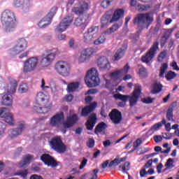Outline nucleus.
I'll return each mask as SVG.
<instances>
[{
    "mask_svg": "<svg viewBox=\"0 0 179 179\" xmlns=\"http://www.w3.org/2000/svg\"><path fill=\"white\" fill-rule=\"evenodd\" d=\"M99 173V169H94L91 173L90 179H97V173Z\"/></svg>",
    "mask_w": 179,
    "mask_h": 179,
    "instance_id": "69168bd1",
    "label": "nucleus"
},
{
    "mask_svg": "<svg viewBox=\"0 0 179 179\" xmlns=\"http://www.w3.org/2000/svg\"><path fill=\"white\" fill-rule=\"evenodd\" d=\"M162 126H165V129L167 131V132H170L171 131V123L166 122V119H162V121L161 122Z\"/></svg>",
    "mask_w": 179,
    "mask_h": 179,
    "instance_id": "de8ad7c7",
    "label": "nucleus"
},
{
    "mask_svg": "<svg viewBox=\"0 0 179 179\" xmlns=\"http://www.w3.org/2000/svg\"><path fill=\"white\" fill-rule=\"evenodd\" d=\"M48 96H47L44 92H40L36 95V103L38 106L45 104V103H49Z\"/></svg>",
    "mask_w": 179,
    "mask_h": 179,
    "instance_id": "b1692460",
    "label": "nucleus"
},
{
    "mask_svg": "<svg viewBox=\"0 0 179 179\" xmlns=\"http://www.w3.org/2000/svg\"><path fill=\"white\" fill-rule=\"evenodd\" d=\"M5 129H6V124L0 122V136H2V135L5 134Z\"/></svg>",
    "mask_w": 179,
    "mask_h": 179,
    "instance_id": "4d7b16f0",
    "label": "nucleus"
},
{
    "mask_svg": "<svg viewBox=\"0 0 179 179\" xmlns=\"http://www.w3.org/2000/svg\"><path fill=\"white\" fill-rule=\"evenodd\" d=\"M142 145V140L141 138H138L136 141H135L133 143L134 148L136 149V148H139Z\"/></svg>",
    "mask_w": 179,
    "mask_h": 179,
    "instance_id": "e2e57ef3",
    "label": "nucleus"
},
{
    "mask_svg": "<svg viewBox=\"0 0 179 179\" xmlns=\"http://www.w3.org/2000/svg\"><path fill=\"white\" fill-rule=\"evenodd\" d=\"M167 57V51L164 50L160 52V54L158 55V62H163L164 59Z\"/></svg>",
    "mask_w": 179,
    "mask_h": 179,
    "instance_id": "3c124183",
    "label": "nucleus"
},
{
    "mask_svg": "<svg viewBox=\"0 0 179 179\" xmlns=\"http://www.w3.org/2000/svg\"><path fill=\"white\" fill-rule=\"evenodd\" d=\"M94 54V49L92 48H88L81 51L80 55L78 57V62L80 64H85V62H89L92 55Z\"/></svg>",
    "mask_w": 179,
    "mask_h": 179,
    "instance_id": "4468645a",
    "label": "nucleus"
},
{
    "mask_svg": "<svg viewBox=\"0 0 179 179\" xmlns=\"http://www.w3.org/2000/svg\"><path fill=\"white\" fill-rule=\"evenodd\" d=\"M127 48H128V45L127 43H124L122 47L117 50L115 55V59L118 60L121 59L122 57H124V54H125V51H127Z\"/></svg>",
    "mask_w": 179,
    "mask_h": 179,
    "instance_id": "cd10ccee",
    "label": "nucleus"
},
{
    "mask_svg": "<svg viewBox=\"0 0 179 179\" xmlns=\"http://www.w3.org/2000/svg\"><path fill=\"white\" fill-rule=\"evenodd\" d=\"M94 38H96L94 36L89 33L87 31L84 34V41L87 43H90L91 41H93Z\"/></svg>",
    "mask_w": 179,
    "mask_h": 179,
    "instance_id": "72a5a7b5",
    "label": "nucleus"
},
{
    "mask_svg": "<svg viewBox=\"0 0 179 179\" xmlns=\"http://www.w3.org/2000/svg\"><path fill=\"white\" fill-rule=\"evenodd\" d=\"M139 75L141 76V78H143V76L148 75V71L145 67L141 66L139 68Z\"/></svg>",
    "mask_w": 179,
    "mask_h": 179,
    "instance_id": "bf43d9fd",
    "label": "nucleus"
},
{
    "mask_svg": "<svg viewBox=\"0 0 179 179\" xmlns=\"http://www.w3.org/2000/svg\"><path fill=\"white\" fill-rule=\"evenodd\" d=\"M79 88V83H71L67 86V92L71 93V92H76V90Z\"/></svg>",
    "mask_w": 179,
    "mask_h": 179,
    "instance_id": "473e14b6",
    "label": "nucleus"
},
{
    "mask_svg": "<svg viewBox=\"0 0 179 179\" xmlns=\"http://www.w3.org/2000/svg\"><path fill=\"white\" fill-rule=\"evenodd\" d=\"M120 169H122V171L123 173H127V171H128L130 169V164L129 162H127L124 164V165H120Z\"/></svg>",
    "mask_w": 179,
    "mask_h": 179,
    "instance_id": "603ef678",
    "label": "nucleus"
},
{
    "mask_svg": "<svg viewBox=\"0 0 179 179\" xmlns=\"http://www.w3.org/2000/svg\"><path fill=\"white\" fill-rule=\"evenodd\" d=\"M40 87L43 92H45V90H48V89H50V85L45 83V80H44V78H42L41 80Z\"/></svg>",
    "mask_w": 179,
    "mask_h": 179,
    "instance_id": "49530a36",
    "label": "nucleus"
},
{
    "mask_svg": "<svg viewBox=\"0 0 179 179\" xmlns=\"http://www.w3.org/2000/svg\"><path fill=\"white\" fill-rule=\"evenodd\" d=\"M122 71H116L110 73V76L113 80H118L120 78H121V76L122 75L121 73Z\"/></svg>",
    "mask_w": 179,
    "mask_h": 179,
    "instance_id": "ea45409f",
    "label": "nucleus"
},
{
    "mask_svg": "<svg viewBox=\"0 0 179 179\" xmlns=\"http://www.w3.org/2000/svg\"><path fill=\"white\" fill-rule=\"evenodd\" d=\"M27 41L24 38H18L15 45L8 50V55L13 58L27 48Z\"/></svg>",
    "mask_w": 179,
    "mask_h": 179,
    "instance_id": "20e7f679",
    "label": "nucleus"
},
{
    "mask_svg": "<svg viewBox=\"0 0 179 179\" xmlns=\"http://www.w3.org/2000/svg\"><path fill=\"white\" fill-rule=\"evenodd\" d=\"M17 87V82L16 80H13L11 83L7 87V92L2 97L1 104L3 106H12L13 103V97L12 95L15 92H16V89Z\"/></svg>",
    "mask_w": 179,
    "mask_h": 179,
    "instance_id": "f03ea898",
    "label": "nucleus"
},
{
    "mask_svg": "<svg viewBox=\"0 0 179 179\" xmlns=\"http://www.w3.org/2000/svg\"><path fill=\"white\" fill-rule=\"evenodd\" d=\"M106 78H107V76L106 75L103 76V79L105 80V86L107 89H110L111 86H113V84H111V80Z\"/></svg>",
    "mask_w": 179,
    "mask_h": 179,
    "instance_id": "6e6d98bb",
    "label": "nucleus"
},
{
    "mask_svg": "<svg viewBox=\"0 0 179 179\" xmlns=\"http://www.w3.org/2000/svg\"><path fill=\"white\" fill-rule=\"evenodd\" d=\"M118 164H120V157H116L115 159H114L113 161H111L109 164H108V167L111 168V167H117V166H118Z\"/></svg>",
    "mask_w": 179,
    "mask_h": 179,
    "instance_id": "8fccbe9b",
    "label": "nucleus"
},
{
    "mask_svg": "<svg viewBox=\"0 0 179 179\" xmlns=\"http://www.w3.org/2000/svg\"><path fill=\"white\" fill-rule=\"evenodd\" d=\"M1 22L3 26V33L9 34V33H13L16 30L17 23L13 11L8 9L4 10L1 14Z\"/></svg>",
    "mask_w": 179,
    "mask_h": 179,
    "instance_id": "f257e3e1",
    "label": "nucleus"
},
{
    "mask_svg": "<svg viewBox=\"0 0 179 179\" xmlns=\"http://www.w3.org/2000/svg\"><path fill=\"white\" fill-rule=\"evenodd\" d=\"M162 127V122H158L155 124L149 130L148 134H155L156 131H159V128Z\"/></svg>",
    "mask_w": 179,
    "mask_h": 179,
    "instance_id": "79ce46f5",
    "label": "nucleus"
},
{
    "mask_svg": "<svg viewBox=\"0 0 179 179\" xmlns=\"http://www.w3.org/2000/svg\"><path fill=\"white\" fill-rule=\"evenodd\" d=\"M86 10H89V4L85 1H81L78 6L72 8L73 13L76 15H83Z\"/></svg>",
    "mask_w": 179,
    "mask_h": 179,
    "instance_id": "6ab92c4d",
    "label": "nucleus"
},
{
    "mask_svg": "<svg viewBox=\"0 0 179 179\" xmlns=\"http://www.w3.org/2000/svg\"><path fill=\"white\" fill-rule=\"evenodd\" d=\"M64 112H59L53 115L50 120V127H54L55 128H59L62 121H64Z\"/></svg>",
    "mask_w": 179,
    "mask_h": 179,
    "instance_id": "dca6fc26",
    "label": "nucleus"
},
{
    "mask_svg": "<svg viewBox=\"0 0 179 179\" xmlns=\"http://www.w3.org/2000/svg\"><path fill=\"white\" fill-rule=\"evenodd\" d=\"M6 108H0V117L3 118L5 122L13 127L15 124V117H13V114L7 112Z\"/></svg>",
    "mask_w": 179,
    "mask_h": 179,
    "instance_id": "2eb2a0df",
    "label": "nucleus"
},
{
    "mask_svg": "<svg viewBox=\"0 0 179 179\" xmlns=\"http://www.w3.org/2000/svg\"><path fill=\"white\" fill-rule=\"evenodd\" d=\"M176 76H177V73H176V72L169 71L165 76V78L167 80H172V79H174Z\"/></svg>",
    "mask_w": 179,
    "mask_h": 179,
    "instance_id": "09e8293b",
    "label": "nucleus"
},
{
    "mask_svg": "<svg viewBox=\"0 0 179 179\" xmlns=\"http://www.w3.org/2000/svg\"><path fill=\"white\" fill-rule=\"evenodd\" d=\"M55 69L56 72L66 78L71 75V68L69 67V64L65 61H59L55 64Z\"/></svg>",
    "mask_w": 179,
    "mask_h": 179,
    "instance_id": "423d86ee",
    "label": "nucleus"
},
{
    "mask_svg": "<svg viewBox=\"0 0 179 179\" xmlns=\"http://www.w3.org/2000/svg\"><path fill=\"white\" fill-rule=\"evenodd\" d=\"M73 21V17L72 15H66L55 28V31L64 33L72 24Z\"/></svg>",
    "mask_w": 179,
    "mask_h": 179,
    "instance_id": "9d476101",
    "label": "nucleus"
},
{
    "mask_svg": "<svg viewBox=\"0 0 179 179\" xmlns=\"http://www.w3.org/2000/svg\"><path fill=\"white\" fill-rule=\"evenodd\" d=\"M50 146L53 150L58 152V153H64L66 150L65 144L62 143L60 137H55L50 141Z\"/></svg>",
    "mask_w": 179,
    "mask_h": 179,
    "instance_id": "9b49d317",
    "label": "nucleus"
},
{
    "mask_svg": "<svg viewBox=\"0 0 179 179\" xmlns=\"http://www.w3.org/2000/svg\"><path fill=\"white\" fill-rule=\"evenodd\" d=\"M115 99L117 100H120L121 101L127 102L129 99V95H124L122 94H116L114 95Z\"/></svg>",
    "mask_w": 179,
    "mask_h": 179,
    "instance_id": "58836bf2",
    "label": "nucleus"
},
{
    "mask_svg": "<svg viewBox=\"0 0 179 179\" xmlns=\"http://www.w3.org/2000/svg\"><path fill=\"white\" fill-rule=\"evenodd\" d=\"M105 19H106L108 21H110L111 19H113V10L108 11L103 16Z\"/></svg>",
    "mask_w": 179,
    "mask_h": 179,
    "instance_id": "5fc2aeb1",
    "label": "nucleus"
},
{
    "mask_svg": "<svg viewBox=\"0 0 179 179\" xmlns=\"http://www.w3.org/2000/svg\"><path fill=\"white\" fill-rule=\"evenodd\" d=\"M96 120L97 118L96 117V114L92 113L90 115L89 119L86 123L87 129H88V131H92V129H93L94 125H96Z\"/></svg>",
    "mask_w": 179,
    "mask_h": 179,
    "instance_id": "393cba45",
    "label": "nucleus"
},
{
    "mask_svg": "<svg viewBox=\"0 0 179 179\" xmlns=\"http://www.w3.org/2000/svg\"><path fill=\"white\" fill-rule=\"evenodd\" d=\"M120 71H122V75H125L126 73H128V71H129V65L126 64L123 69H120Z\"/></svg>",
    "mask_w": 179,
    "mask_h": 179,
    "instance_id": "338daca9",
    "label": "nucleus"
},
{
    "mask_svg": "<svg viewBox=\"0 0 179 179\" xmlns=\"http://www.w3.org/2000/svg\"><path fill=\"white\" fill-rule=\"evenodd\" d=\"M173 111H174V109L173 107L170 106L166 112V120L167 121H171V122H176V120L173 118L174 115L173 114Z\"/></svg>",
    "mask_w": 179,
    "mask_h": 179,
    "instance_id": "7c9ffc66",
    "label": "nucleus"
},
{
    "mask_svg": "<svg viewBox=\"0 0 179 179\" xmlns=\"http://www.w3.org/2000/svg\"><path fill=\"white\" fill-rule=\"evenodd\" d=\"M110 21L108 20H106L105 17H102L101 19V27H107L108 24H110Z\"/></svg>",
    "mask_w": 179,
    "mask_h": 179,
    "instance_id": "864d4df0",
    "label": "nucleus"
},
{
    "mask_svg": "<svg viewBox=\"0 0 179 179\" xmlns=\"http://www.w3.org/2000/svg\"><path fill=\"white\" fill-rule=\"evenodd\" d=\"M141 92H142V87L139 85H136L134 91L131 95H129L128 101L129 102L130 107L136 106L138 101L139 100V96H141Z\"/></svg>",
    "mask_w": 179,
    "mask_h": 179,
    "instance_id": "f8f14e48",
    "label": "nucleus"
},
{
    "mask_svg": "<svg viewBox=\"0 0 179 179\" xmlns=\"http://www.w3.org/2000/svg\"><path fill=\"white\" fill-rule=\"evenodd\" d=\"M23 129H24V123H20L17 129H10L8 131L9 138L13 139L19 136L23 132Z\"/></svg>",
    "mask_w": 179,
    "mask_h": 179,
    "instance_id": "412c9836",
    "label": "nucleus"
},
{
    "mask_svg": "<svg viewBox=\"0 0 179 179\" xmlns=\"http://www.w3.org/2000/svg\"><path fill=\"white\" fill-rule=\"evenodd\" d=\"M124 10L122 8H117L115 10L113 14L112 15V19L110 20V23H113V22H118L120 19L124 17Z\"/></svg>",
    "mask_w": 179,
    "mask_h": 179,
    "instance_id": "5701e85b",
    "label": "nucleus"
},
{
    "mask_svg": "<svg viewBox=\"0 0 179 179\" xmlns=\"http://www.w3.org/2000/svg\"><path fill=\"white\" fill-rule=\"evenodd\" d=\"M99 27L97 26H92L90 27L87 31H88L92 36L97 37V33H99Z\"/></svg>",
    "mask_w": 179,
    "mask_h": 179,
    "instance_id": "a19ab883",
    "label": "nucleus"
},
{
    "mask_svg": "<svg viewBox=\"0 0 179 179\" xmlns=\"http://www.w3.org/2000/svg\"><path fill=\"white\" fill-rule=\"evenodd\" d=\"M43 106V107L41 106H36V111H38V113H41L42 114H45L46 113H48V111H50V110L51 109V106L50 105V102L49 103H45V104L41 105Z\"/></svg>",
    "mask_w": 179,
    "mask_h": 179,
    "instance_id": "c756f323",
    "label": "nucleus"
},
{
    "mask_svg": "<svg viewBox=\"0 0 179 179\" xmlns=\"http://www.w3.org/2000/svg\"><path fill=\"white\" fill-rule=\"evenodd\" d=\"M96 106L97 103L94 102L90 106L85 107L82 110L81 115H83V117H87V115L92 113V111L94 110V108H96Z\"/></svg>",
    "mask_w": 179,
    "mask_h": 179,
    "instance_id": "bb28decb",
    "label": "nucleus"
},
{
    "mask_svg": "<svg viewBox=\"0 0 179 179\" xmlns=\"http://www.w3.org/2000/svg\"><path fill=\"white\" fill-rule=\"evenodd\" d=\"M74 26L80 27L81 26H86V20L83 19V17H78L74 20Z\"/></svg>",
    "mask_w": 179,
    "mask_h": 179,
    "instance_id": "2f4dec72",
    "label": "nucleus"
},
{
    "mask_svg": "<svg viewBox=\"0 0 179 179\" xmlns=\"http://www.w3.org/2000/svg\"><path fill=\"white\" fill-rule=\"evenodd\" d=\"M168 68H169V64H167V63H164L161 66V71L159 73L160 78H164V73H166V71H167Z\"/></svg>",
    "mask_w": 179,
    "mask_h": 179,
    "instance_id": "a18cd8bd",
    "label": "nucleus"
},
{
    "mask_svg": "<svg viewBox=\"0 0 179 179\" xmlns=\"http://www.w3.org/2000/svg\"><path fill=\"white\" fill-rule=\"evenodd\" d=\"M57 7H53L49 13L43 18H42L38 23V26L40 29H45V27H48L50 24H51V22L52 21V17H54V15L57 13Z\"/></svg>",
    "mask_w": 179,
    "mask_h": 179,
    "instance_id": "0eeeda50",
    "label": "nucleus"
},
{
    "mask_svg": "<svg viewBox=\"0 0 179 179\" xmlns=\"http://www.w3.org/2000/svg\"><path fill=\"white\" fill-rule=\"evenodd\" d=\"M23 5V1L22 0H14L13 3V6L14 8H20Z\"/></svg>",
    "mask_w": 179,
    "mask_h": 179,
    "instance_id": "13d9d810",
    "label": "nucleus"
},
{
    "mask_svg": "<svg viewBox=\"0 0 179 179\" xmlns=\"http://www.w3.org/2000/svg\"><path fill=\"white\" fill-rule=\"evenodd\" d=\"M109 117L115 125L121 124V121H122V115L121 114V112L117 109L112 110L109 113Z\"/></svg>",
    "mask_w": 179,
    "mask_h": 179,
    "instance_id": "f3484780",
    "label": "nucleus"
},
{
    "mask_svg": "<svg viewBox=\"0 0 179 179\" xmlns=\"http://www.w3.org/2000/svg\"><path fill=\"white\" fill-rule=\"evenodd\" d=\"M141 150V151L138 153L139 155H145V153H148V152H149V150H150V148H138V150Z\"/></svg>",
    "mask_w": 179,
    "mask_h": 179,
    "instance_id": "0e129e2a",
    "label": "nucleus"
},
{
    "mask_svg": "<svg viewBox=\"0 0 179 179\" xmlns=\"http://www.w3.org/2000/svg\"><path fill=\"white\" fill-rule=\"evenodd\" d=\"M41 160H42L45 164H47V166H50V167H57L58 164L57 161H55L52 157L48 154H43L41 157Z\"/></svg>",
    "mask_w": 179,
    "mask_h": 179,
    "instance_id": "4be33fe9",
    "label": "nucleus"
},
{
    "mask_svg": "<svg viewBox=\"0 0 179 179\" xmlns=\"http://www.w3.org/2000/svg\"><path fill=\"white\" fill-rule=\"evenodd\" d=\"M106 36H100L97 39L94 41L95 45H100V44H104L106 43Z\"/></svg>",
    "mask_w": 179,
    "mask_h": 179,
    "instance_id": "c03bdc74",
    "label": "nucleus"
},
{
    "mask_svg": "<svg viewBox=\"0 0 179 179\" xmlns=\"http://www.w3.org/2000/svg\"><path fill=\"white\" fill-rule=\"evenodd\" d=\"M110 3H111V1L110 0H103L101 3V6L104 9L107 8L108 6H110Z\"/></svg>",
    "mask_w": 179,
    "mask_h": 179,
    "instance_id": "052dcab7",
    "label": "nucleus"
},
{
    "mask_svg": "<svg viewBox=\"0 0 179 179\" xmlns=\"http://www.w3.org/2000/svg\"><path fill=\"white\" fill-rule=\"evenodd\" d=\"M162 89L163 86L162 85V84L159 83H155L153 85L152 93H153V94H156V93H159V92H162Z\"/></svg>",
    "mask_w": 179,
    "mask_h": 179,
    "instance_id": "f704fd0d",
    "label": "nucleus"
},
{
    "mask_svg": "<svg viewBox=\"0 0 179 179\" xmlns=\"http://www.w3.org/2000/svg\"><path fill=\"white\" fill-rule=\"evenodd\" d=\"M33 160V156L27 155L23 157L22 160L19 163V167H26L27 164H30Z\"/></svg>",
    "mask_w": 179,
    "mask_h": 179,
    "instance_id": "c85d7f7f",
    "label": "nucleus"
},
{
    "mask_svg": "<svg viewBox=\"0 0 179 179\" xmlns=\"http://www.w3.org/2000/svg\"><path fill=\"white\" fill-rule=\"evenodd\" d=\"M22 10L23 12L27 13L30 10V8L31 7V4L29 0H24L22 3Z\"/></svg>",
    "mask_w": 179,
    "mask_h": 179,
    "instance_id": "4c0bfd02",
    "label": "nucleus"
},
{
    "mask_svg": "<svg viewBox=\"0 0 179 179\" xmlns=\"http://www.w3.org/2000/svg\"><path fill=\"white\" fill-rule=\"evenodd\" d=\"M79 121V117L76 114L70 115L67 116L66 121L63 122V127L65 129L72 128L76 122Z\"/></svg>",
    "mask_w": 179,
    "mask_h": 179,
    "instance_id": "aec40b11",
    "label": "nucleus"
},
{
    "mask_svg": "<svg viewBox=\"0 0 179 179\" xmlns=\"http://www.w3.org/2000/svg\"><path fill=\"white\" fill-rule=\"evenodd\" d=\"M85 83L88 87H96L100 85V78H99V73L96 69L92 68L89 70L86 74Z\"/></svg>",
    "mask_w": 179,
    "mask_h": 179,
    "instance_id": "7ed1b4c3",
    "label": "nucleus"
},
{
    "mask_svg": "<svg viewBox=\"0 0 179 179\" xmlns=\"http://www.w3.org/2000/svg\"><path fill=\"white\" fill-rule=\"evenodd\" d=\"M37 65H38V58L37 57H31L28 59L24 63V69L23 71L24 73H27V72H31L37 68Z\"/></svg>",
    "mask_w": 179,
    "mask_h": 179,
    "instance_id": "ddd939ff",
    "label": "nucleus"
},
{
    "mask_svg": "<svg viewBox=\"0 0 179 179\" xmlns=\"http://www.w3.org/2000/svg\"><path fill=\"white\" fill-rule=\"evenodd\" d=\"M162 138H164V139H171V138H173V134L171 133H164Z\"/></svg>",
    "mask_w": 179,
    "mask_h": 179,
    "instance_id": "774afa93",
    "label": "nucleus"
},
{
    "mask_svg": "<svg viewBox=\"0 0 179 179\" xmlns=\"http://www.w3.org/2000/svg\"><path fill=\"white\" fill-rule=\"evenodd\" d=\"M165 167L166 168L164 169V171H167V170H170L174 168V159H173L172 158L168 159L165 164Z\"/></svg>",
    "mask_w": 179,
    "mask_h": 179,
    "instance_id": "e433bc0d",
    "label": "nucleus"
},
{
    "mask_svg": "<svg viewBox=\"0 0 179 179\" xmlns=\"http://www.w3.org/2000/svg\"><path fill=\"white\" fill-rule=\"evenodd\" d=\"M29 90V87L27 83H22L18 88L19 93H26Z\"/></svg>",
    "mask_w": 179,
    "mask_h": 179,
    "instance_id": "37998d69",
    "label": "nucleus"
},
{
    "mask_svg": "<svg viewBox=\"0 0 179 179\" xmlns=\"http://www.w3.org/2000/svg\"><path fill=\"white\" fill-rule=\"evenodd\" d=\"M106 128H107V124L106 123L104 122L99 123L95 129V132L96 134H100L101 132H103Z\"/></svg>",
    "mask_w": 179,
    "mask_h": 179,
    "instance_id": "c9c22d12",
    "label": "nucleus"
},
{
    "mask_svg": "<svg viewBox=\"0 0 179 179\" xmlns=\"http://www.w3.org/2000/svg\"><path fill=\"white\" fill-rule=\"evenodd\" d=\"M153 100H155V99H152L150 97H147V98H143L141 101L145 104H150L151 103H153Z\"/></svg>",
    "mask_w": 179,
    "mask_h": 179,
    "instance_id": "680f3d73",
    "label": "nucleus"
},
{
    "mask_svg": "<svg viewBox=\"0 0 179 179\" xmlns=\"http://www.w3.org/2000/svg\"><path fill=\"white\" fill-rule=\"evenodd\" d=\"M96 64L101 71H108L110 70V68H111L110 61H108V59L105 56L99 57L96 60Z\"/></svg>",
    "mask_w": 179,
    "mask_h": 179,
    "instance_id": "a211bd4d",
    "label": "nucleus"
},
{
    "mask_svg": "<svg viewBox=\"0 0 179 179\" xmlns=\"http://www.w3.org/2000/svg\"><path fill=\"white\" fill-rule=\"evenodd\" d=\"M122 26V21H119L115 23L112 27L106 29L104 32L105 34L109 36L110 34H113V33H115V31H118V29Z\"/></svg>",
    "mask_w": 179,
    "mask_h": 179,
    "instance_id": "a878e982",
    "label": "nucleus"
},
{
    "mask_svg": "<svg viewBox=\"0 0 179 179\" xmlns=\"http://www.w3.org/2000/svg\"><path fill=\"white\" fill-rule=\"evenodd\" d=\"M159 50V43L155 42L152 46L150 48L149 51L141 57L142 62H145L148 64L155 58V55H156V52Z\"/></svg>",
    "mask_w": 179,
    "mask_h": 179,
    "instance_id": "1a4fd4ad",
    "label": "nucleus"
},
{
    "mask_svg": "<svg viewBox=\"0 0 179 179\" xmlns=\"http://www.w3.org/2000/svg\"><path fill=\"white\" fill-rule=\"evenodd\" d=\"M57 52H49L43 55L40 60V65L42 68H48L55 61Z\"/></svg>",
    "mask_w": 179,
    "mask_h": 179,
    "instance_id": "6e6552de",
    "label": "nucleus"
},
{
    "mask_svg": "<svg viewBox=\"0 0 179 179\" xmlns=\"http://www.w3.org/2000/svg\"><path fill=\"white\" fill-rule=\"evenodd\" d=\"M152 22L153 17L149 13L139 14L134 19V23L139 27L140 30H143L145 27H149Z\"/></svg>",
    "mask_w": 179,
    "mask_h": 179,
    "instance_id": "39448f33",
    "label": "nucleus"
}]
</instances>
